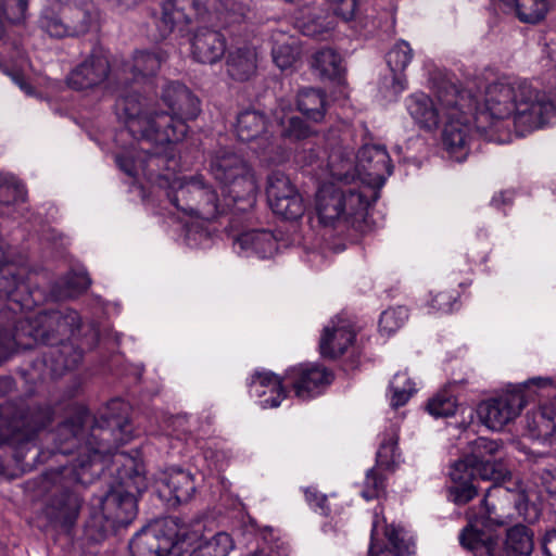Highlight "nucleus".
Returning a JSON list of instances; mask_svg holds the SVG:
<instances>
[{
    "mask_svg": "<svg viewBox=\"0 0 556 556\" xmlns=\"http://www.w3.org/2000/svg\"><path fill=\"white\" fill-rule=\"evenodd\" d=\"M122 409H126V405L113 401L108 412L96 419L88 409L81 407L74 417L60 424L54 432L48 433V440L53 442L51 454L77 453L71 464L62 465L49 473L53 483H91L108 467L105 463L109 456L113 457V464H123L124 475L118 471L122 482L108 491L101 500L104 518L119 525L130 522L137 513V501L129 491L130 483L138 491L144 486V478L136 468L135 459L125 452H117L118 446L127 443L132 435L128 417L115 413Z\"/></svg>",
    "mask_w": 556,
    "mask_h": 556,
    "instance_id": "1",
    "label": "nucleus"
},
{
    "mask_svg": "<svg viewBox=\"0 0 556 556\" xmlns=\"http://www.w3.org/2000/svg\"><path fill=\"white\" fill-rule=\"evenodd\" d=\"M460 92L470 94V100L464 102L469 125L475 109L476 130L489 140L508 141L513 129L517 135L525 136L545 126L556 114L555 104L545 93L517 78L504 77L489 84L482 104L469 89Z\"/></svg>",
    "mask_w": 556,
    "mask_h": 556,
    "instance_id": "2",
    "label": "nucleus"
},
{
    "mask_svg": "<svg viewBox=\"0 0 556 556\" xmlns=\"http://www.w3.org/2000/svg\"><path fill=\"white\" fill-rule=\"evenodd\" d=\"M329 172L340 185L325 184L316 194V213L319 223L339 233L354 236L366 231V215L376 192L370 188L351 186L353 162L338 153L329 155Z\"/></svg>",
    "mask_w": 556,
    "mask_h": 556,
    "instance_id": "3",
    "label": "nucleus"
},
{
    "mask_svg": "<svg viewBox=\"0 0 556 556\" xmlns=\"http://www.w3.org/2000/svg\"><path fill=\"white\" fill-rule=\"evenodd\" d=\"M469 100V93L450 85L438 91L437 102L424 92H416L406 98L405 105L414 122L425 130L437 129L440 122L445 119L443 144L462 161L472 132L469 117L464 111V102Z\"/></svg>",
    "mask_w": 556,
    "mask_h": 556,
    "instance_id": "4",
    "label": "nucleus"
},
{
    "mask_svg": "<svg viewBox=\"0 0 556 556\" xmlns=\"http://www.w3.org/2000/svg\"><path fill=\"white\" fill-rule=\"evenodd\" d=\"M14 389V380L0 377V397ZM53 417L50 406H25L24 403L8 402L0 405V445L14 448V458L26 466L39 456L33 443L37 433L47 427Z\"/></svg>",
    "mask_w": 556,
    "mask_h": 556,
    "instance_id": "5",
    "label": "nucleus"
},
{
    "mask_svg": "<svg viewBox=\"0 0 556 556\" xmlns=\"http://www.w3.org/2000/svg\"><path fill=\"white\" fill-rule=\"evenodd\" d=\"M179 198H176V210L179 208L178 201L189 198L191 203L180 208L182 216H178L184 225L185 238L189 245L195 247L207 238L206 224L226 214L236 203L223 193L220 199L217 191L194 179L179 186Z\"/></svg>",
    "mask_w": 556,
    "mask_h": 556,
    "instance_id": "6",
    "label": "nucleus"
},
{
    "mask_svg": "<svg viewBox=\"0 0 556 556\" xmlns=\"http://www.w3.org/2000/svg\"><path fill=\"white\" fill-rule=\"evenodd\" d=\"M210 173L240 212L252 208L256 202L258 182L252 166L235 151L220 148L210 162Z\"/></svg>",
    "mask_w": 556,
    "mask_h": 556,
    "instance_id": "7",
    "label": "nucleus"
},
{
    "mask_svg": "<svg viewBox=\"0 0 556 556\" xmlns=\"http://www.w3.org/2000/svg\"><path fill=\"white\" fill-rule=\"evenodd\" d=\"M210 173L240 212L252 208L256 202L258 182L252 166L235 151L220 148L210 162Z\"/></svg>",
    "mask_w": 556,
    "mask_h": 556,
    "instance_id": "8",
    "label": "nucleus"
},
{
    "mask_svg": "<svg viewBox=\"0 0 556 556\" xmlns=\"http://www.w3.org/2000/svg\"><path fill=\"white\" fill-rule=\"evenodd\" d=\"M80 326L79 314L72 308L41 311L20 318L14 332L0 329L4 340H11V353L17 349H30L37 343L52 344L55 332L67 336Z\"/></svg>",
    "mask_w": 556,
    "mask_h": 556,
    "instance_id": "9",
    "label": "nucleus"
},
{
    "mask_svg": "<svg viewBox=\"0 0 556 556\" xmlns=\"http://www.w3.org/2000/svg\"><path fill=\"white\" fill-rule=\"evenodd\" d=\"M141 100V96L137 92L122 96L117 100V110L125 116L129 132L157 144L169 143L168 129L174 125V114L157 112L153 115H146Z\"/></svg>",
    "mask_w": 556,
    "mask_h": 556,
    "instance_id": "10",
    "label": "nucleus"
},
{
    "mask_svg": "<svg viewBox=\"0 0 556 556\" xmlns=\"http://www.w3.org/2000/svg\"><path fill=\"white\" fill-rule=\"evenodd\" d=\"M341 159H350L353 162L352 169L350 173L357 176L362 181V186L357 188H370L376 192V197L371 198L376 201L378 198V189H380L387 178L392 173V165L390 156L384 147L378 144H365L362 147L356 155V164L352 153H345L343 151H334Z\"/></svg>",
    "mask_w": 556,
    "mask_h": 556,
    "instance_id": "11",
    "label": "nucleus"
},
{
    "mask_svg": "<svg viewBox=\"0 0 556 556\" xmlns=\"http://www.w3.org/2000/svg\"><path fill=\"white\" fill-rule=\"evenodd\" d=\"M174 519L166 517L143 527L129 542L132 556H172Z\"/></svg>",
    "mask_w": 556,
    "mask_h": 556,
    "instance_id": "12",
    "label": "nucleus"
},
{
    "mask_svg": "<svg viewBox=\"0 0 556 556\" xmlns=\"http://www.w3.org/2000/svg\"><path fill=\"white\" fill-rule=\"evenodd\" d=\"M195 546L205 556H227L233 548V542L226 532H218L211 539H203V525L197 521L192 526L176 523V552L184 556L189 547Z\"/></svg>",
    "mask_w": 556,
    "mask_h": 556,
    "instance_id": "13",
    "label": "nucleus"
},
{
    "mask_svg": "<svg viewBox=\"0 0 556 556\" xmlns=\"http://www.w3.org/2000/svg\"><path fill=\"white\" fill-rule=\"evenodd\" d=\"M525 405L523 392L516 389L482 402L478 406V415L489 429L501 430L520 414Z\"/></svg>",
    "mask_w": 556,
    "mask_h": 556,
    "instance_id": "14",
    "label": "nucleus"
},
{
    "mask_svg": "<svg viewBox=\"0 0 556 556\" xmlns=\"http://www.w3.org/2000/svg\"><path fill=\"white\" fill-rule=\"evenodd\" d=\"M111 73L108 56L100 50L92 52L66 78L70 88L74 90H88L101 86Z\"/></svg>",
    "mask_w": 556,
    "mask_h": 556,
    "instance_id": "15",
    "label": "nucleus"
},
{
    "mask_svg": "<svg viewBox=\"0 0 556 556\" xmlns=\"http://www.w3.org/2000/svg\"><path fill=\"white\" fill-rule=\"evenodd\" d=\"M296 396L311 399L320 394L333 380V374L318 364H301L287 371Z\"/></svg>",
    "mask_w": 556,
    "mask_h": 556,
    "instance_id": "16",
    "label": "nucleus"
},
{
    "mask_svg": "<svg viewBox=\"0 0 556 556\" xmlns=\"http://www.w3.org/2000/svg\"><path fill=\"white\" fill-rule=\"evenodd\" d=\"M355 332L351 324L337 317L331 319L323 329L319 339V352L325 358H337L343 355L353 344Z\"/></svg>",
    "mask_w": 556,
    "mask_h": 556,
    "instance_id": "17",
    "label": "nucleus"
},
{
    "mask_svg": "<svg viewBox=\"0 0 556 556\" xmlns=\"http://www.w3.org/2000/svg\"><path fill=\"white\" fill-rule=\"evenodd\" d=\"M249 393L260 400L262 408L278 407L286 399V390L279 376L271 371L256 370L248 382Z\"/></svg>",
    "mask_w": 556,
    "mask_h": 556,
    "instance_id": "18",
    "label": "nucleus"
},
{
    "mask_svg": "<svg viewBox=\"0 0 556 556\" xmlns=\"http://www.w3.org/2000/svg\"><path fill=\"white\" fill-rule=\"evenodd\" d=\"M193 59L203 64L218 62L226 51V39L217 30L201 27L189 38Z\"/></svg>",
    "mask_w": 556,
    "mask_h": 556,
    "instance_id": "19",
    "label": "nucleus"
},
{
    "mask_svg": "<svg viewBox=\"0 0 556 556\" xmlns=\"http://www.w3.org/2000/svg\"><path fill=\"white\" fill-rule=\"evenodd\" d=\"M79 328L80 326L77 330ZM75 331L76 329L67 336H61L55 332L53 343L49 344L51 348L46 354L45 363L50 367L54 377L62 376L65 371L76 368L83 359L81 350L76 348L72 342L65 341V339Z\"/></svg>",
    "mask_w": 556,
    "mask_h": 556,
    "instance_id": "20",
    "label": "nucleus"
},
{
    "mask_svg": "<svg viewBox=\"0 0 556 556\" xmlns=\"http://www.w3.org/2000/svg\"><path fill=\"white\" fill-rule=\"evenodd\" d=\"M235 249L238 254L244 256L267 258L276 253L277 240L268 230L244 231L236 238Z\"/></svg>",
    "mask_w": 556,
    "mask_h": 556,
    "instance_id": "21",
    "label": "nucleus"
},
{
    "mask_svg": "<svg viewBox=\"0 0 556 556\" xmlns=\"http://www.w3.org/2000/svg\"><path fill=\"white\" fill-rule=\"evenodd\" d=\"M526 425L532 439L556 442V397L543 403L538 410L528 413Z\"/></svg>",
    "mask_w": 556,
    "mask_h": 556,
    "instance_id": "22",
    "label": "nucleus"
},
{
    "mask_svg": "<svg viewBox=\"0 0 556 556\" xmlns=\"http://www.w3.org/2000/svg\"><path fill=\"white\" fill-rule=\"evenodd\" d=\"M5 251V244L0 240V299L7 298L15 303L26 306L21 295L26 290L22 269L13 264H9Z\"/></svg>",
    "mask_w": 556,
    "mask_h": 556,
    "instance_id": "23",
    "label": "nucleus"
},
{
    "mask_svg": "<svg viewBox=\"0 0 556 556\" xmlns=\"http://www.w3.org/2000/svg\"><path fill=\"white\" fill-rule=\"evenodd\" d=\"M81 501L74 491L64 490L53 496L46 507V515L51 522L61 527H68L76 520Z\"/></svg>",
    "mask_w": 556,
    "mask_h": 556,
    "instance_id": "24",
    "label": "nucleus"
},
{
    "mask_svg": "<svg viewBox=\"0 0 556 556\" xmlns=\"http://www.w3.org/2000/svg\"><path fill=\"white\" fill-rule=\"evenodd\" d=\"M413 49L405 40H399L387 53V63L393 74L392 89L394 93H401L407 88L404 71L413 60Z\"/></svg>",
    "mask_w": 556,
    "mask_h": 556,
    "instance_id": "25",
    "label": "nucleus"
},
{
    "mask_svg": "<svg viewBox=\"0 0 556 556\" xmlns=\"http://www.w3.org/2000/svg\"><path fill=\"white\" fill-rule=\"evenodd\" d=\"M227 72L235 80L250 79L257 68V52L255 47L245 45L232 50L227 58Z\"/></svg>",
    "mask_w": 556,
    "mask_h": 556,
    "instance_id": "26",
    "label": "nucleus"
},
{
    "mask_svg": "<svg viewBox=\"0 0 556 556\" xmlns=\"http://www.w3.org/2000/svg\"><path fill=\"white\" fill-rule=\"evenodd\" d=\"M271 40V54L275 64L282 71L293 67L301 55L299 40L280 30L273 33Z\"/></svg>",
    "mask_w": 556,
    "mask_h": 556,
    "instance_id": "27",
    "label": "nucleus"
},
{
    "mask_svg": "<svg viewBox=\"0 0 556 556\" xmlns=\"http://www.w3.org/2000/svg\"><path fill=\"white\" fill-rule=\"evenodd\" d=\"M201 112L199 98L184 85H176V136H186V123L193 121Z\"/></svg>",
    "mask_w": 556,
    "mask_h": 556,
    "instance_id": "28",
    "label": "nucleus"
},
{
    "mask_svg": "<svg viewBox=\"0 0 556 556\" xmlns=\"http://www.w3.org/2000/svg\"><path fill=\"white\" fill-rule=\"evenodd\" d=\"M268 119L263 112L244 110L238 114L236 131L242 141H252L267 132Z\"/></svg>",
    "mask_w": 556,
    "mask_h": 556,
    "instance_id": "29",
    "label": "nucleus"
},
{
    "mask_svg": "<svg viewBox=\"0 0 556 556\" xmlns=\"http://www.w3.org/2000/svg\"><path fill=\"white\" fill-rule=\"evenodd\" d=\"M460 544L476 553V556H503L502 549L491 539L484 540L483 533L477 530L473 522L463 529L459 534Z\"/></svg>",
    "mask_w": 556,
    "mask_h": 556,
    "instance_id": "30",
    "label": "nucleus"
},
{
    "mask_svg": "<svg viewBox=\"0 0 556 556\" xmlns=\"http://www.w3.org/2000/svg\"><path fill=\"white\" fill-rule=\"evenodd\" d=\"M533 549V533L522 525L507 530L502 553L507 556H529Z\"/></svg>",
    "mask_w": 556,
    "mask_h": 556,
    "instance_id": "31",
    "label": "nucleus"
},
{
    "mask_svg": "<svg viewBox=\"0 0 556 556\" xmlns=\"http://www.w3.org/2000/svg\"><path fill=\"white\" fill-rule=\"evenodd\" d=\"M208 5L222 27L240 24L248 13L247 5L238 0H210Z\"/></svg>",
    "mask_w": 556,
    "mask_h": 556,
    "instance_id": "32",
    "label": "nucleus"
},
{
    "mask_svg": "<svg viewBox=\"0 0 556 556\" xmlns=\"http://www.w3.org/2000/svg\"><path fill=\"white\" fill-rule=\"evenodd\" d=\"M91 285V279L86 271H70L52 288V294L56 300L75 298L85 292Z\"/></svg>",
    "mask_w": 556,
    "mask_h": 556,
    "instance_id": "33",
    "label": "nucleus"
},
{
    "mask_svg": "<svg viewBox=\"0 0 556 556\" xmlns=\"http://www.w3.org/2000/svg\"><path fill=\"white\" fill-rule=\"evenodd\" d=\"M298 109L313 122L323 121L326 112V96L321 90L307 88L298 94Z\"/></svg>",
    "mask_w": 556,
    "mask_h": 556,
    "instance_id": "34",
    "label": "nucleus"
},
{
    "mask_svg": "<svg viewBox=\"0 0 556 556\" xmlns=\"http://www.w3.org/2000/svg\"><path fill=\"white\" fill-rule=\"evenodd\" d=\"M311 65L314 72L321 78H337L343 71L341 56L330 48L315 52L312 56Z\"/></svg>",
    "mask_w": 556,
    "mask_h": 556,
    "instance_id": "35",
    "label": "nucleus"
},
{
    "mask_svg": "<svg viewBox=\"0 0 556 556\" xmlns=\"http://www.w3.org/2000/svg\"><path fill=\"white\" fill-rule=\"evenodd\" d=\"M399 428L392 425L382 435L378 452L377 463L379 466L389 468L396 464L400 459L397 448Z\"/></svg>",
    "mask_w": 556,
    "mask_h": 556,
    "instance_id": "36",
    "label": "nucleus"
},
{
    "mask_svg": "<svg viewBox=\"0 0 556 556\" xmlns=\"http://www.w3.org/2000/svg\"><path fill=\"white\" fill-rule=\"evenodd\" d=\"M384 534L390 544V549L395 556L414 554L415 542L404 528L390 525L386 527Z\"/></svg>",
    "mask_w": 556,
    "mask_h": 556,
    "instance_id": "37",
    "label": "nucleus"
},
{
    "mask_svg": "<svg viewBox=\"0 0 556 556\" xmlns=\"http://www.w3.org/2000/svg\"><path fill=\"white\" fill-rule=\"evenodd\" d=\"M273 212L285 219L295 220L305 212V204L300 192L280 198L269 203Z\"/></svg>",
    "mask_w": 556,
    "mask_h": 556,
    "instance_id": "38",
    "label": "nucleus"
},
{
    "mask_svg": "<svg viewBox=\"0 0 556 556\" xmlns=\"http://www.w3.org/2000/svg\"><path fill=\"white\" fill-rule=\"evenodd\" d=\"M517 17L523 23H538L548 11L547 0H515Z\"/></svg>",
    "mask_w": 556,
    "mask_h": 556,
    "instance_id": "39",
    "label": "nucleus"
},
{
    "mask_svg": "<svg viewBox=\"0 0 556 556\" xmlns=\"http://www.w3.org/2000/svg\"><path fill=\"white\" fill-rule=\"evenodd\" d=\"M299 192L290 178L281 172H273L267 178L266 193L268 203Z\"/></svg>",
    "mask_w": 556,
    "mask_h": 556,
    "instance_id": "40",
    "label": "nucleus"
},
{
    "mask_svg": "<svg viewBox=\"0 0 556 556\" xmlns=\"http://www.w3.org/2000/svg\"><path fill=\"white\" fill-rule=\"evenodd\" d=\"M391 405L393 407L403 406L409 397L416 392L415 383L410 380L406 372H397L394 375L390 383Z\"/></svg>",
    "mask_w": 556,
    "mask_h": 556,
    "instance_id": "41",
    "label": "nucleus"
},
{
    "mask_svg": "<svg viewBox=\"0 0 556 556\" xmlns=\"http://www.w3.org/2000/svg\"><path fill=\"white\" fill-rule=\"evenodd\" d=\"M456 407V400L447 389L439 391L427 403L428 413L435 418L453 416Z\"/></svg>",
    "mask_w": 556,
    "mask_h": 556,
    "instance_id": "42",
    "label": "nucleus"
},
{
    "mask_svg": "<svg viewBox=\"0 0 556 556\" xmlns=\"http://www.w3.org/2000/svg\"><path fill=\"white\" fill-rule=\"evenodd\" d=\"M66 24L67 22L64 18L63 8L61 9L60 14L53 12L50 9H46L42 11L39 18V25L41 29L49 34L51 37L55 38L70 36Z\"/></svg>",
    "mask_w": 556,
    "mask_h": 556,
    "instance_id": "43",
    "label": "nucleus"
},
{
    "mask_svg": "<svg viewBox=\"0 0 556 556\" xmlns=\"http://www.w3.org/2000/svg\"><path fill=\"white\" fill-rule=\"evenodd\" d=\"M506 496L508 495V491L500 485H492L488 489L484 498L482 501V505L484 508V514L482 518L485 520V522H490L492 525L496 526H503L507 521L505 517L497 511V507L495 503L493 502V498L500 497V496Z\"/></svg>",
    "mask_w": 556,
    "mask_h": 556,
    "instance_id": "44",
    "label": "nucleus"
},
{
    "mask_svg": "<svg viewBox=\"0 0 556 556\" xmlns=\"http://www.w3.org/2000/svg\"><path fill=\"white\" fill-rule=\"evenodd\" d=\"M408 319V309L405 306L388 308L382 312L379 320L381 333L390 336L400 329Z\"/></svg>",
    "mask_w": 556,
    "mask_h": 556,
    "instance_id": "45",
    "label": "nucleus"
},
{
    "mask_svg": "<svg viewBox=\"0 0 556 556\" xmlns=\"http://www.w3.org/2000/svg\"><path fill=\"white\" fill-rule=\"evenodd\" d=\"M502 444L494 440L486 438H478L472 442L470 454L467 455L470 458L471 464L481 463L483 460L495 458L500 452Z\"/></svg>",
    "mask_w": 556,
    "mask_h": 556,
    "instance_id": "46",
    "label": "nucleus"
},
{
    "mask_svg": "<svg viewBox=\"0 0 556 556\" xmlns=\"http://www.w3.org/2000/svg\"><path fill=\"white\" fill-rule=\"evenodd\" d=\"M161 58L156 53L138 51L134 55L132 72L134 76L141 75L143 77L154 75L161 66Z\"/></svg>",
    "mask_w": 556,
    "mask_h": 556,
    "instance_id": "47",
    "label": "nucleus"
},
{
    "mask_svg": "<svg viewBox=\"0 0 556 556\" xmlns=\"http://www.w3.org/2000/svg\"><path fill=\"white\" fill-rule=\"evenodd\" d=\"M276 119L282 126V136L289 139L302 140L312 135V129L299 117L290 116L287 121L285 116L276 113Z\"/></svg>",
    "mask_w": 556,
    "mask_h": 556,
    "instance_id": "48",
    "label": "nucleus"
},
{
    "mask_svg": "<svg viewBox=\"0 0 556 556\" xmlns=\"http://www.w3.org/2000/svg\"><path fill=\"white\" fill-rule=\"evenodd\" d=\"M473 470L475 478H480L482 480L497 481L503 479L506 473L504 465L495 458L473 464Z\"/></svg>",
    "mask_w": 556,
    "mask_h": 556,
    "instance_id": "49",
    "label": "nucleus"
},
{
    "mask_svg": "<svg viewBox=\"0 0 556 556\" xmlns=\"http://www.w3.org/2000/svg\"><path fill=\"white\" fill-rule=\"evenodd\" d=\"M28 0H0V14H3L11 23H20L25 20Z\"/></svg>",
    "mask_w": 556,
    "mask_h": 556,
    "instance_id": "50",
    "label": "nucleus"
},
{
    "mask_svg": "<svg viewBox=\"0 0 556 556\" xmlns=\"http://www.w3.org/2000/svg\"><path fill=\"white\" fill-rule=\"evenodd\" d=\"M329 10L344 22L352 21L359 11V0H327Z\"/></svg>",
    "mask_w": 556,
    "mask_h": 556,
    "instance_id": "51",
    "label": "nucleus"
},
{
    "mask_svg": "<svg viewBox=\"0 0 556 556\" xmlns=\"http://www.w3.org/2000/svg\"><path fill=\"white\" fill-rule=\"evenodd\" d=\"M176 482L179 483L178 486L176 485V502L181 503L191 500L195 491L192 475L176 468Z\"/></svg>",
    "mask_w": 556,
    "mask_h": 556,
    "instance_id": "52",
    "label": "nucleus"
},
{
    "mask_svg": "<svg viewBox=\"0 0 556 556\" xmlns=\"http://www.w3.org/2000/svg\"><path fill=\"white\" fill-rule=\"evenodd\" d=\"M160 37L165 39L174 30V0H166L161 7V15L156 18Z\"/></svg>",
    "mask_w": 556,
    "mask_h": 556,
    "instance_id": "53",
    "label": "nucleus"
},
{
    "mask_svg": "<svg viewBox=\"0 0 556 556\" xmlns=\"http://www.w3.org/2000/svg\"><path fill=\"white\" fill-rule=\"evenodd\" d=\"M362 495L367 501L378 497L384 491V478L376 469L368 470Z\"/></svg>",
    "mask_w": 556,
    "mask_h": 556,
    "instance_id": "54",
    "label": "nucleus"
},
{
    "mask_svg": "<svg viewBox=\"0 0 556 556\" xmlns=\"http://www.w3.org/2000/svg\"><path fill=\"white\" fill-rule=\"evenodd\" d=\"M450 498L457 505H465L477 495V489L471 481L468 482H454L448 490Z\"/></svg>",
    "mask_w": 556,
    "mask_h": 556,
    "instance_id": "55",
    "label": "nucleus"
},
{
    "mask_svg": "<svg viewBox=\"0 0 556 556\" xmlns=\"http://www.w3.org/2000/svg\"><path fill=\"white\" fill-rule=\"evenodd\" d=\"M453 482H468L475 479L473 465L470 458L466 456L464 459L455 462L448 472Z\"/></svg>",
    "mask_w": 556,
    "mask_h": 556,
    "instance_id": "56",
    "label": "nucleus"
},
{
    "mask_svg": "<svg viewBox=\"0 0 556 556\" xmlns=\"http://www.w3.org/2000/svg\"><path fill=\"white\" fill-rule=\"evenodd\" d=\"M305 498L308 505L317 513L328 516L329 508L327 506V496L319 493L315 488H307L304 490Z\"/></svg>",
    "mask_w": 556,
    "mask_h": 556,
    "instance_id": "57",
    "label": "nucleus"
},
{
    "mask_svg": "<svg viewBox=\"0 0 556 556\" xmlns=\"http://www.w3.org/2000/svg\"><path fill=\"white\" fill-rule=\"evenodd\" d=\"M456 296L448 292H440L432 296L430 307L433 312L450 313L453 311Z\"/></svg>",
    "mask_w": 556,
    "mask_h": 556,
    "instance_id": "58",
    "label": "nucleus"
},
{
    "mask_svg": "<svg viewBox=\"0 0 556 556\" xmlns=\"http://www.w3.org/2000/svg\"><path fill=\"white\" fill-rule=\"evenodd\" d=\"M155 485L160 497L170 500L174 496L172 475L167 470L159 472L155 479Z\"/></svg>",
    "mask_w": 556,
    "mask_h": 556,
    "instance_id": "59",
    "label": "nucleus"
},
{
    "mask_svg": "<svg viewBox=\"0 0 556 556\" xmlns=\"http://www.w3.org/2000/svg\"><path fill=\"white\" fill-rule=\"evenodd\" d=\"M168 132H169V138L172 137V134H174V126L168 129ZM153 144H154V152H153V156L157 160V161H161V157L164 156L166 162H169L172 159H173V143H172V140L169 139V143H155L154 141H151ZM156 165H160V162H156Z\"/></svg>",
    "mask_w": 556,
    "mask_h": 556,
    "instance_id": "60",
    "label": "nucleus"
},
{
    "mask_svg": "<svg viewBox=\"0 0 556 556\" xmlns=\"http://www.w3.org/2000/svg\"><path fill=\"white\" fill-rule=\"evenodd\" d=\"M182 11L187 21L191 20V13L199 15L201 13L200 3L197 0H176V11Z\"/></svg>",
    "mask_w": 556,
    "mask_h": 556,
    "instance_id": "61",
    "label": "nucleus"
},
{
    "mask_svg": "<svg viewBox=\"0 0 556 556\" xmlns=\"http://www.w3.org/2000/svg\"><path fill=\"white\" fill-rule=\"evenodd\" d=\"M545 556H556V529L546 532L543 540Z\"/></svg>",
    "mask_w": 556,
    "mask_h": 556,
    "instance_id": "62",
    "label": "nucleus"
},
{
    "mask_svg": "<svg viewBox=\"0 0 556 556\" xmlns=\"http://www.w3.org/2000/svg\"><path fill=\"white\" fill-rule=\"evenodd\" d=\"M381 522H384V520H380L378 517V513H376L375 519L372 521L371 540H370L368 556H379L378 554H380V553L383 554V552L381 549L377 548V545L375 543V536L377 534L378 528Z\"/></svg>",
    "mask_w": 556,
    "mask_h": 556,
    "instance_id": "63",
    "label": "nucleus"
},
{
    "mask_svg": "<svg viewBox=\"0 0 556 556\" xmlns=\"http://www.w3.org/2000/svg\"><path fill=\"white\" fill-rule=\"evenodd\" d=\"M116 163L126 175H128L129 177L136 176V166L132 160H130L127 156L117 155Z\"/></svg>",
    "mask_w": 556,
    "mask_h": 556,
    "instance_id": "64",
    "label": "nucleus"
}]
</instances>
